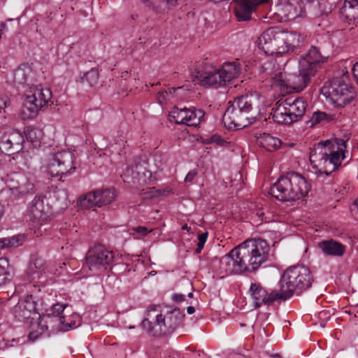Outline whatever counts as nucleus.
I'll return each mask as SVG.
<instances>
[{
	"instance_id": "obj_2",
	"label": "nucleus",
	"mask_w": 358,
	"mask_h": 358,
	"mask_svg": "<svg viewBox=\"0 0 358 358\" xmlns=\"http://www.w3.org/2000/svg\"><path fill=\"white\" fill-rule=\"evenodd\" d=\"M264 101V98L257 93L236 98L229 102L223 115L224 124L230 129H240L251 125L257 119L252 112L255 109L259 110L260 103Z\"/></svg>"
},
{
	"instance_id": "obj_9",
	"label": "nucleus",
	"mask_w": 358,
	"mask_h": 358,
	"mask_svg": "<svg viewBox=\"0 0 358 358\" xmlns=\"http://www.w3.org/2000/svg\"><path fill=\"white\" fill-rule=\"evenodd\" d=\"M191 76L204 87H222L219 68L205 62H196L190 68Z\"/></svg>"
},
{
	"instance_id": "obj_51",
	"label": "nucleus",
	"mask_w": 358,
	"mask_h": 358,
	"mask_svg": "<svg viewBox=\"0 0 358 358\" xmlns=\"http://www.w3.org/2000/svg\"><path fill=\"white\" fill-rule=\"evenodd\" d=\"M185 299V296L182 294H174L172 296V300L175 302L180 303L183 301Z\"/></svg>"
},
{
	"instance_id": "obj_60",
	"label": "nucleus",
	"mask_w": 358,
	"mask_h": 358,
	"mask_svg": "<svg viewBox=\"0 0 358 358\" xmlns=\"http://www.w3.org/2000/svg\"><path fill=\"white\" fill-rule=\"evenodd\" d=\"M197 356H198V357H200L201 356H204V353H203V352H198Z\"/></svg>"
},
{
	"instance_id": "obj_20",
	"label": "nucleus",
	"mask_w": 358,
	"mask_h": 358,
	"mask_svg": "<svg viewBox=\"0 0 358 358\" xmlns=\"http://www.w3.org/2000/svg\"><path fill=\"white\" fill-rule=\"evenodd\" d=\"M293 189H292V182L290 172L280 177L278 180L271 187L270 194L282 201H292Z\"/></svg>"
},
{
	"instance_id": "obj_45",
	"label": "nucleus",
	"mask_w": 358,
	"mask_h": 358,
	"mask_svg": "<svg viewBox=\"0 0 358 358\" xmlns=\"http://www.w3.org/2000/svg\"><path fill=\"white\" fill-rule=\"evenodd\" d=\"M131 19L134 22V24L138 26H143L148 21V17L141 14H134L131 15Z\"/></svg>"
},
{
	"instance_id": "obj_39",
	"label": "nucleus",
	"mask_w": 358,
	"mask_h": 358,
	"mask_svg": "<svg viewBox=\"0 0 358 358\" xmlns=\"http://www.w3.org/2000/svg\"><path fill=\"white\" fill-rule=\"evenodd\" d=\"M332 120L331 115L324 112L317 111L313 113L308 123L313 127L321 122H328Z\"/></svg>"
},
{
	"instance_id": "obj_64",
	"label": "nucleus",
	"mask_w": 358,
	"mask_h": 358,
	"mask_svg": "<svg viewBox=\"0 0 358 358\" xmlns=\"http://www.w3.org/2000/svg\"><path fill=\"white\" fill-rule=\"evenodd\" d=\"M357 306H358V303H357Z\"/></svg>"
},
{
	"instance_id": "obj_29",
	"label": "nucleus",
	"mask_w": 358,
	"mask_h": 358,
	"mask_svg": "<svg viewBox=\"0 0 358 358\" xmlns=\"http://www.w3.org/2000/svg\"><path fill=\"white\" fill-rule=\"evenodd\" d=\"M236 2L234 10L239 22L248 21L252 18V14L255 11L252 3L249 0H234Z\"/></svg>"
},
{
	"instance_id": "obj_8",
	"label": "nucleus",
	"mask_w": 358,
	"mask_h": 358,
	"mask_svg": "<svg viewBox=\"0 0 358 358\" xmlns=\"http://www.w3.org/2000/svg\"><path fill=\"white\" fill-rule=\"evenodd\" d=\"M321 94L336 107H344L355 97L354 88L338 80L326 83L320 90Z\"/></svg>"
},
{
	"instance_id": "obj_49",
	"label": "nucleus",
	"mask_w": 358,
	"mask_h": 358,
	"mask_svg": "<svg viewBox=\"0 0 358 358\" xmlns=\"http://www.w3.org/2000/svg\"><path fill=\"white\" fill-rule=\"evenodd\" d=\"M10 105V101L8 96L0 97V111L5 109Z\"/></svg>"
},
{
	"instance_id": "obj_28",
	"label": "nucleus",
	"mask_w": 358,
	"mask_h": 358,
	"mask_svg": "<svg viewBox=\"0 0 358 358\" xmlns=\"http://www.w3.org/2000/svg\"><path fill=\"white\" fill-rule=\"evenodd\" d=\"M292 189H293V200H299L308 194L310 190V185L306 179L295 172H290Z\"/></svg>"
},
{
	"instance_id": "obj_10",
	"label": "nucleus",
	"mask_w": 358,
	"mask_h": 358,
	"mask_svg": "<svg viewBox=\"0 0 358 358\" xmlns=\"http://www.w3.org/2000/svg\"><path fill=\"white\" fill-rule=\"evenodd\" d=\"M210 266L220 274H242L248 272L246 264L238 254V246L222 258L213 257Z\"/></svg>"
},
{
	"instance_id": "obj_36",
	"label": "nucleus",
	"mask_w": 358,
	"mask_h": 358,
	"mask_svg": "<svg viewBox=\"0 0 358 358\" xmlns=\"http://www.w3.org/2000/svg\"><path fill=\"white\" fill-rule=\"evenodd\" d=\"M77 205L84 209L98 207L95 191L81 195L77 201Z\"/></svg>"
},
{
	"instance_id": "obj_63",
	"label": "nucleus",
	"mask_w": 358,
	"mask_h": 358,
	"mask_svg": "<svg viewBox=\"0 0 358 358\" xmlns=\"http://www.w3.org/2000/svg\"><path fill=\"white\" fill-rule=\"evenodd\" d=\"M11 342H12V343L15 342V339H13V340L11 341Z\"/></svg>"
},
{
	"instance_id": "obj_19",
	"label": "nucleus",
	"mask_w": 358,
	"mask_h": 358,
	"mask_svg": "<svg viewBox=\"0 0 358 358\" xmlns=\"http://www.w3.org/2000/svg\"><path fill=\"white\" fill-rule=\"evenodd\" d=\"M50 206L45 196H36L32 200L27 210V216L30 221L39 223L47 220Z\"/></svg>"
},
{
	"instance_id": "obj_37",
	"label": "nucleus",
	"mask_w": 358,
	"mask_h": 358,
	"mask_svg": "<svg viewBox=\"0 0 358 358\" xmlns=\"http://www.w3.org/2000/svg\"><path fill=\"white\" fill-rule=\"evenodd\" d=\"M27 139L32 143H40L41 139L43 138V131L38 127H28L24 131Z\"/></svg>"
},
{
	"instance_id": "obj_55",
	"label": "nucleus",
	"mask_w": 358,
	"mask_h": 358,
	"mask_svg": "<svg viewBox=\"0 0 358 358\" xmlns=\"http://www.w3.org/2000/svg\"><path fill=\"white\" fill-rule=\"evenodd\" d=\"M187 312L188 314L191 315L195 312V308L193 306H188L187 308Z\"/></svg>"
},
{
	"instance_id": "obj_59",
	"label": "nucleus",
	"mask_w": 358,
	"mask_h": 358,
	"mask_svg": "<svg viewBox=\"0 0 358 358\" xmlns=\"http://www.w3.org/2000/svg\"><path fill=\"white\" fill-rule=\"evenodd\" d=\"M178 1V0H171V3H172L173 6H175L177 3Z\"/></svg>"
},
{
	"instance_id": "obj_6",
	"label": "nucleus",
	"mask_w": 358,
	"mask_h": 358,
	"mask_svg": "<svg viewBox=\"0 0 358 358\" xmlns=\"http://www.w3.org/2000/svg\"><path fill=\"white\" fill-rule=\"evenodd\" d=\"M52 92L48 87L34 83L27 90H24L23 104L21 108V117L23 120L33 119L39 111L51 101Z\"/></svg>"
},
{
	"instance_id": "obj_34",
	"label": "nucleus",
	"mask_w": 358,
	"mask_h": 358,
	"mask_svg": "<svg viewBox=\"0 0 358 358\" xmlns=\"http://www.w3.org/2000/svg\"><path fill=\"white\" fill-rule=\"evenodd\" d=\"M98 207L108 205L115 199L116 194L113 188L95 190Z\"/></svg>"
},
{
	"instance_id": "obj_32",
	"label": "nucleus",
	"mask_w": 358,
	"mask_h": 358,
	"mask_svg": "<svg viewBox=\"0 0 358 358\" xmlns=\"http://www.w3.org/2000/svg\"><path fill=\"white\" fill-rule=\"evenodd\" d=\"M257 143L262 148L269 152L276 150L281 145V141L269 134L264 133L257 138Z\"/></svg>"
},
{
	"instance_id": "obj_56",
	"label": "nucleus",
	"mask_w": 358,
	"mask_h": 358,
	"mask_svg": "<svg viewBox=\"0 0 358 358\" xmlns=\"http://www.w3.org/2000/svg\"><path fill=\"white\" fill-rule=\"evenodd\" d=\"M259 217H260V219H261V220H262V221H264H264L267 222V220H266V218L264 219V214L263 213H260V214L259 215Z\"/></svg>"
},
{
	"instance_id": "obj_7",
	"label": "nucleus",
	"mask_w": 358,
	"mask_h": 358,
	"mask_svg": "<svg viewBox=\"0 0 358 358\" xmlns=\"http://www.w3.org/2000/svg\"><path fill=\"white\" fill-rule=\"evenodd\" d=\"M307 104L302 98L288 97L276 102L271 113L273 120L278 124H292L301 117Z\"/></svg>"
},
{
	"instance_id": "obj_1",
	"label": "nucleus",
	"mask_w": 358,
	"mask_h": 358,
	"mask_svg": "<svg viewBox=\"0 0 358 358\" xmlns=\"http://www.w3.org/2000/svg\"><path fill=\"white\" fill-rule=\"evenodd\" d=\"M348 138H335L320 142L310 155V164L317 176H329L335 171L345 158Z\"/></svg>"
},
{
	"instance_id": "obj_27",
	"label": "nucleus",
	"mask_w": 358,
	"mask_h": 358,
	"mask_svg": "<svg viewBox=\"0 0 358 358\" xmlns=\"http://www.w3.org/2000/svg\"><path fill=\"white\" fill-rule=\"evenodd\" d=\"M278 29L276 28H270L264 31L259 37L257 45L259 49L262 50L265 54L273 55L276 54V36Z\"/></svg>"
},
{
	"instance_id": "obj_21",
	"label": "nucleus",
	"mask_w": 358,
	"mask_h": 358,
	"mask_svg": "<svg viewBox=\"0 0 358 358\" xmlns=\"http://www.w3.org/2000/svg\"><path fill=\"white\" fill-rule=\"evenodd\" d=\"M220 69L223 87L234 83L241 78L244 65L238 59L224 62Z\"/></svg>"
},
{
	"instance_id": "obj_16",
	"label": "nucleus",
	"mask_w": 358,
	"mask_h": 358,
	"mask_svg": "<svg viewBox=\"0 0 358 358\" xmlns=\"http://www.w3.org/2000/svg\"><path fill=\"white\" fill-rule=\"evenodd\" d=\"M24 136L21 132L13 130L0 132V151L5 155L18 153L23 149Z\"/></svg>"
},
{
	"instance_id": "obj_23",
	"label": "nucleus",
	"mask_w": 358,
	"mask_h": 358,
	"mask_svg": "<svg viewBox=\"0 0 358 358\" xmlns=\"http://www.w3.org/2000/svg\"><path fill=\"white\" fill-rule=\"evenodd\" d=\"M36 311V303L32 295H27L24 299H20L13 310L15 317L20 322H25L30 319Z\"/></svg>"
},
{
	"instance_id": "obj_25",
	"label": "nucleus",
	"mask_w": 358,
	"mask_h": 358,
	"mask_svg": "<svg viewBox=\"0 0 358 358\" xmlns=\"http://www.w3.org/2000/svg\"><path fill=\"white\" fill-rule=\"evenodd\" d=\"M47 267L45 262L41 257L34 256L27 268L28 279L34 283L42 282V279L45 278Z\"/></svg>"
},
{
	"instance_id": "obj_13",
	"label": "nucleus",
	"mask_w": 358,
	"mask_h": 358,
	"mask_svg": "<svg viewBox=\"0 0 358 358\" xmlns=\"http://www.w3.org/2000/svg\"><path fill=\"white\" fill-rule=\"evenodd\" d=\"M7 187L6 189L1 192V194L15 197L7 201L8 205L12 204L16 197L26 195L34 189L31 178L22 173H12L7 180Z\"/></svg>"
},
{
	"instance_id": "obj_33",
	"label": "nucleus",
	"mask_w": 358,
	"mask_h": 358,
	"mask_svg": "<svg viewBox=\"0 0 358 358\" xmlns=\"http://www.w3.org/2000/svg\"><path fill=\"white\" fill-rule=\"evenodd\" d=\"M341 13L347 19L358 22V0H345Z\"/></svg>"
},
{
	"instance_id": "obj_61",
	"label": "nucleus",
	"mask_w": 358,
	"mask_h": 358,
	"mask_svg": "<svg viewBox=\"0 0 358 358\" xmlns=\"http://www.w3.org/2000/svg\"><path fill=\"white\" fill-rule=\"evenodd\" d=\"M3 215V209H2V207L0 206V217L2 216Z\"/></svg>"
},
{
	"instance_id": "obj_46",
	"label": "nucleus",
	"mask_w": 358,
	"mask_h": 358,
	"mask_svg": "<svg viewBox=\"0 0 358 358\" xmlns=\"http://www.w3.org/2000/svg\"><path fill=\"white\" fill-rule=\"evenodd\" d=\"M68 306L67 303H56L52 306V311L53 314H55L59 318L61 314L64 311L65 308Z\"/></svg>"
},
{
	"instance_id": "obj_12",
	"label": "nucleus",
	"mask_w": 358,
	"mask_h": 358,
	"mask_svg": "<svg viewBox=\"0 0 358 358\" xmlns=\"http://www.w3.org/2000/svg\"><path fill=\"white\" fill-rule=\"evenodd\" d=\"M248 294L255 308L269 307L278 300L285 301L280 289H267L260 282H251Z\"/></svg>"
},
{
	"instance_id": "obj_41",
	"label": "nucleus",
	"mask_w": 358,
	"mask_h": 358,
	"mask_svg": "<svg viewBox=\"0 0 358 358\" xmlns=\"http://www.w3.org/2000/svg\"><path fill=\"white\" fill-rule=\"evenodd\" d=\"M181 87L178 88H169L168 90H162L159 92L157 94V100L158 102L162 105L166 103L167 101H169L171 98L173 96V94L180 90Z\"/></svg>"
},
{
	"instance_id": "obj_44",
	"label": "nucleus",
	"mask_w": 358,
	"mask_h": 358,
	"mask_svg": "<svg viewBox=\"0 0 358 358\" xmlns=\"http://www.w3.org/2000/svg\"><path fill=\"white\" fill-rule=\"evenodd\" d=\"M208 231H205L203 233H201V234H198V237H197V248L195 250L196 253V254H199L201 252L203 247H204V245L205 243H206V241L208 239Z\"/></svg>"
},
{
	"instance_id": "obj_38",
	"label": "nucleus",
	"mask_w": 358,
	"mask_h": 358,
	"mask_svg": "<svg viewBox=\"0 0 358 358\" xmlns=\"http://www.w3.org/2000/svg\"><path fill=\"white\" fill-rule=\"evenodd\" d=\"M99 72L95 68H92L86 72L81 78V83H86L90 87H93L98 83Z\"/></svg>"
},
{
	"instance_id": "obj_47",
	"label": "nucleus",
	"mask_w": 358,
	"mask_h": 358,
	"mask_svg": "<svg viewBox=\"0 0 358 358\" xmlns=\"http://www.w3.org/2000/svg\"><path fill=\"white\" fill-rule=\"evenodd\" d=\"M133 230L136 233L138 234L140 236H145L152 231L148 229L147 227L143 226H138L137 227H135L133 229Z\"/></svg>"
},
{
	"instance_id": "obj_54",
	"label": "nucleus",
	"mask_w": 358,
	"mask_h": 358,
	"mask_svg": "<svg viewBox=\"0 0 358 358\" xmlns=\"http://www.w3.org/2000/svg\"><path fill=\"white\" fill-rule=\"evenodd\" d=\"M141 1L146 7L150 8L152 0H141Z\"/></svg>"
},
{
	"instance_id": "obj_53",
	"label": "nucleus",
	"mask_w": 358,
	"mask_h": 358,
	"mask_svg": "<svg viewBox=\"0 0 358 358\" xmlns=\"http://www.w3.org/2000/svg\"><path fill=\"white\" fill-rule=\"evenodd\" d=\"M345 189H346L345 187H338V188H335V192H338V194H341L343 195L346 192Z\"/></svg>"
},
{
	"instance_id": "obj_30",
	"label": "nucleus",
	"mask_w": 358,
	"mask_h": 358,
	"mask_svg": "<svg viewBox=\"0 0 358 358\" xmlns=\"http://www.w3.org/2000/svg\"><path fill=\"white\" fill-rule=\"evenodd\" d=\"M319 246L324 254L330 256L341 257L345 251L343 244L332 239L320 242Z\"/></svg>"
},
{
	"instance_id": "obj_17",
	"label": "nucleus",
	"mask_w": 358,
	"mask_h": 358,
	"mask_svg": "<svg viewBox=\"0 0 358 358\" xmlns=\"http://www.w3.org/2000/svg\"><path fill=\"white\" fill-rule=\"evenodd\" d=\"M73 159V154L69 151L56 153L49 164L50 173L55 176L70 173L71 170L75 169Z\"/></svg>"
},
{
	"instance_id": "obj_3",
	"label": "nucleus",
	"mask_w": 358,
	"mask_h": 358,
	"mask_svg": "<svg viewBox=\"0 0 358 358\" xmlns=\"http://www.w3.org/2000/svg\"><path fill=\"white\" fill-rule=\"evenodd\" d=\"M262 71L265 75L266 80H270L272 87L285 90H294L296 91L303 90L310 83V79L315 75L312 71L303 70L299 66L298 74L286 75L273 60L267 61L262 66Z\"/></svg>"
},
{
	"instance_id": "obj_52",
	"label": "nucleus",
	"mask_w": 358,
	"mask_h": 358,
	"mask_svg": "<svg viewBox=\"0 0 358 358\" xmlns=\"http://www.w3.org/2000/svg\"><path fill=\"white\" fill-rule=\"evenodd\" d=\"M39 334L32 331L29 334L28 338L32 342L35 341L38 338Z\"/></svg>"
},
{
	"instance_id": "obj_31",
	"label": "nucleus",
	"mask_w": 358,
	"mask_h": 358,
	"mask_svg": "<svg viewBox=\"0 0 358 358\" xmlns=\"http://www.w3.org/2000/svg\"><path fill=\"white\" fill-rule=\"evenodd\" d=\"M301 1L302 0H277L276 6L285 17L294 18L298 15L297 8Z\"/></svg>"
},
{
	"instance_id": "obj_58",
	"label": "nucleus",
	"mask_w": 358,
	"mask_h": 358,
	"mask_svg": "<svg viewBox=\"0 0 358 358\" xmlns=\"http://www.w3.org/2000/svg\"><path fill=\"white\" fill-rule=\"evenodd\" d=\"M5 347L6 348H8V347H13V344H8V343H5Z\"/></svg>"
},
{
	"instance_id": "obj_5",
	"label": "nucleus",
	"mask_w": 358,
	"mask_h": 358,
	"mask_svg": "<svg viewBox=\"0 0 358 358\" xmlns=\"http://www.w3.org/2000/svg\"><path fill=\"white\" fill-rule=\"evenodd\" d=\"M237 246L248 273L255 272L269 259L270 245L264 239L246 240Z\"/></svg>"
},
{
	"instance_id": "obj_35",
	"label": "nucleus",
	"mask_w": 358,
	"mask_h": 358,
	"mask_svg": "<svg viewBox=\"0 0 358 358\" xmlns=\"http://www.w3.org/2000/svg\"><path fill=\"white\" fill-rule=\"evenodd\" d=\"M26 240L24 234H16L9 237L0 238V250L17 248L22 245Z\"/></svg>"
},
{
	"instance_id": "obj_48",
	"label": "nucleus",
	"mask_w": 358,
	"mask_h": 358,
	"mask_svg": "<svg viewBox=\"0 0 358 358\" xmlns=\"http://www.w3.org/2000/svg\"><path fill=\"white\" fill-rule=\"evenodd\" d=\"M197 175V171L196 169H192V170H190L187 174L186 175L185 178V182H192L195 176Z\"/></svg>"
},
{
	"instance_id": "obj_43",
	"label": "nucleus",
	"mask_w": 358,
	"mask_h": 358,
	"mask_svg": "<svg viewBox=\"0 0 358 358\" xmlns=\"http://www.w3.org/2000/svg\"><path fill=\"white\" fill-rule=\"evenodd\" d=\"M165 5L173 6L171 0H152L149 8L157 13H159L162 10V7Z\"/></svg>"
},
{
	"instance_id": "obj_11",
	"label": "nucleus",
	"mask_w": 358,
	"mask_h": 358,
	"mask_svg": "<svg viewBox=\"0 0 358 358\" xmlns=\"http://www.w3.org/2000/svg\"><path fill=\"white\" fill-rule=\"evenodd\" d=\"M114 260V254L104 245L96 243L87 251L85 257V266L93 273H98L110 266Z\"/></svg>"
},
{
	"instance_id": "obj_40",
	"label": "nucleus",
	"mask_w": 358,
	"mask_h": 358,
	"mask_svg": "<svg viewBox=\"0 0 358 358\" xmlns=\"http://www.w3.org/2000/svg\"><path fill=\"white\" fill-rule=\"evenodd\" d=\"M9 275V262L8 259L0 258V286L6 282Z\"/></svg>"
},
{
	"instance_id": "obj_57",
	"label": "nucleus",
	"mask_w": 358,
	"mask_h": 358,
	"mask_svg": "<svg viewBox=\"0 0 358 358\" xmlns=\"http://www.w3.org/2000/svg\"><path fill=\"white\" fill-rule=\"evenodd\" d=\"M182 229L188 231L190 229V227H188L187 224H185L184 226H182Z\"/></svg>"
},
{
	"instance_id": "obj_22",
	"label": "nucleus",
	"mask_w": 358,
	"mask_h": 358,
	"mask_svg": "<svg viewBox=\"0 0 358 358\" xmlns=\"http://www.w3.org/2000/svg\"><path fill=\"white\" fill-rule=\"evenodd\" d=\"M327 57L322 56L320 50L315 46H312L306 53L302 55L299 60V66L303 70L312 71L315 75L318 68L324 63Z\"/></svg>"
},
{
	"instance_id": "obj_42",
	"label": "nucleus",
	"mask_w": 358,
	"mask_h": 358,
	"mask_svg": "<svg viewBox=\"0 0 358 358\" xmlns=\"http://www.w3.org/2000/svg\"><path fill=\"white\" fill-rule=\"evenodd\" d=\"M59 322L64 327L65 331L75 329L80 325V323H77L76 321L70 320V318L66 319L65 316H60Z\"/></svg>"
},
{
	"instance_id": "obj_15",
	"label": "nucleus",
	"mask_w": 358,
	"mask_h": 358,
	"mask_svg": "<svg viewBox=\"0 0 358 358\" xmlns=\"http://www.w3.org/2000/svg\"><path fill=\"white\" fill-rule=\"evenodd\" d=\"M276 55L292 52H296L303 42V37L297 32L279 31L276 36Z\"/></svg>"
},
{
	"instance_id": "obj_50",
	"label": "nucleus",
	"mask_w": 358,
	"mask_h": 358,
	"mask_svg": "<svg viewBox=\"0 0 358 358\" xmlns=\"http://www.w3.org/2000/svg\"><path fill=\"white\" fill-rule=\"evenodd\" d=\"M352 72L353 78L358 85V61L353 65Z\"/></svg>"
},
{
	"instance_id": "obj_24",
	"label": "nucleus",
	"mask_w": 358,
	"mask_h": 358,
	"mask_svg": "<svg viewBox=\"0 0 358 358\" xmlns=\"http://www.w3.org/2000/svg\"><path fill=\"white\" fill-rule=\"evenodd\" d=\"M35 81V73L28 64H22L13 71V82L23 91L29 89Z\"/></svg>"
},
{
	"instance_id": "obj_18",
	"label": "nucleus",
	"mask_w": 358,
	"mask_h": 358,
	"mask_svg": "<svg viewBox=\"0 0 358 358\" xmlns=\"http://www.w3.org/2000/svg\"><path fill=\"white\" fill-rule=\"evenodd\" d=\"M151 173L147 170L144 164L134 160L127 165L123 173L121 175L124 182L136 187L146 182Z\"/></svg>"
},
{
	"instance_id": "obj_4",
	"label": "nucleus",
	"mask_w": 358,
	"mask_h": 358,
	"mask_svg": "<svg viewBox=\"0 0 358 358\" xmlns=\"http://www.w3.org/2000/svg\"><path fill=\"white\" fill-rule=\"evenodd\" d=\"M314 282L310 269L304 266L296 265L287 268L283 273L279 286L284 300L290 299L294 294L299 296L309 289Z\"/></svg>"
},
{
	"instance_id": "obj_14",
	"label": "nucleus",
	"mask_w": 358,
	"mask_h": 358,
	"mask_svg": "<svg viewBox=\"0 0 358 358\" xmlns=\"http://www.w3.org/2000/svg\"><path fill=\"white\" fill-rule=\"evenodd\" d=\"M205 112L194 107L178 108L174 106L169 114V120L177 124L197 127L204 121Z\"/></svg>"
},
{
	"instance_id": "obj_62",
	"label": "nucleus",
	"mask_w": 358,
	"mask_h": 358,
	"mask_svg": "<svg viewBox=\"0 0 358 358\" xmlns=\"http://www.w3.org/2000/svg\"><path fill=\"white\" fill-rule=\"evenodd\" d=\"M193 296V294L192 292L188 294V297L192 298Z\"/></svg>"
},
{
	"instance_id": "obj_26",
	"label": "nucleus",
	"mask_w": 358,
	"mask_h": 358,
	"mask_svg": "<svg viewBox=\"0 0 358 358\" xmlns=\"http://www.w3.org/2000/svg\"><path fill=\"white\" fill-rule=\"evenodd\" d=\"M158 306H150L146 313V317L142 321V327L148 331L151 332L153 330V322L150 320H154V324L159 326L160 330L162 327H166L165 316L159 313Z\"/></svg>"
}]
</instances>
